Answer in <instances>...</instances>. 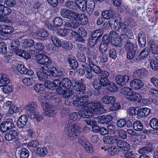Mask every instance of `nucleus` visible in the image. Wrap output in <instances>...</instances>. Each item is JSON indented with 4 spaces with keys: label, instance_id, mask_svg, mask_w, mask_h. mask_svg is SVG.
<instances>
[{
    "label": "nucleus",
    "instance_id": "obj_45",
    "mask_svg": "<svg viewBox=\"0 0 158 158\" xmlns=\"http://www.w3.org/2000/svg\"><path fill=\"white\" fill-rule=\"evenodd\" d=\"M3 86L2 90L3 93L7 94L12 92L13 90V88L11 86L6 84Z\"/></svg>",
    "mask_w": 158,
    "mask_h": 158
},
{
    "label": "nucleus",
    "instance_id": "obj_40",
    "mask_svg": "<svg viewBox=\"0 0 158 158\" xmlns=\"http://www.w3.org/2000/svg\"><path fill=\"white\" fill-rule=\"evenodd\" d=\"M124 48L127 52L135 51L136 47L131 42H127L125 45Z\"/></svg>",
    "mask_w": 158,
    "mask_h": 158
},
{
    "label": "nucleus",
    "instance_id": "obj_41",
    "mask_svg": "<svg viewBox=\"0 0 158 158\" xmlns=\"http://www.w3.org/2000/svg\"><path fill=\"white\" fill-rule=\"evenodd\" d=\"M16 53L19 56H22L25 59H28L31 58V56L24 51L17 50L16 51Z\"/></svg>",
    "mask_w": 158,
    "mask_h": 158
},
{
    "label": "nucleus",
    "instance_id": "obj_31",
    "mask_svg": "<svg viewBox=\"0 0 158 158\" xmlns=\"http://www.w3.org/2000/svg\"><path fill=\"white\" fill-rule=\"evenodd\" d=\"M61 85L63 88L68 89L71 85L70 80L68 78H65L63 79L61 81Z\"/></svg>",
    "mask_w": 158,
    "mask_h": 158
},
{
    "label": "nucleus",
    "instance_id": "obj_34",
    "mask_svg": "<svg viewBox=\"0 0 158 158\" xmlns=\"http://www.w3.org/2000/svg\"><path fill=\"white\" fill-rule=\"evenodd\" d=\"M1 78L0 80V86L7 84L10 82V80L7 76L5 74H1Z\"/></svg>",
    "mask_w": 158,
    "mask_h": 158
},
{
    "label": "nucleus",
    "instance_id": "obj_59",
    "mask_svg": "<svg viewBox=\"0 0 158 158\" xmlns=\"http://www.w3.org/2000/svg\"><path fill=\"white\" fill-rule=\"evenodd\" d=\"M83 14H79L76 12H73L71 20L77 21L79 22L81 18L82 17V15H83Z\"/></svg>",
    "mask_w": 158,
    "mask_h": 158
},
{
    "label": "nucleus",
    "instance_id": "obj_61",
    "mask_svg": "<svg viewBox=\"0 0 158 158\" xmlns=\"http://www.w3.org/2000/svg\"><path fill=\"white\" fill-rule=\"evenodd\" d=\"M150 50L148 48H145L143 50L139 55V57L142 59L146 57L149 54Z\"/></svg>",
    "mask_w": 158,
    "mask_h": 158
},
{
    "label": "nucleus",
    "instance_id": "obj_3",
    "mask_svg": "<svg viewBox=\"0 0 158 158\" xmlns=\"http://www.w3.org/2000/svg\"><path fill=\"white\" fill-rule=\"evenodd\" d=\"M120 93L126 96V98L132 101H135L139 98L140 95L137 92L133 93V90L130 88L124 87L120 90Z\"/></svg>",
    "mask_w": 158,
    "mask_h": 158
},
{
    "label": "nucleus",
    "instance_id": "obj_9",
    "mask_svg": "<svg viewBox=\"0 0 158 158\" xmlns=\"http://www.w3.org/2000/svg\"><path fill=\"white\" fill-rule=\"evenodd\" d=\"M37 62L42 65H47L51 63L50 58L47 56L39 54L37 60Z\"/></svg>",
    "mask_w": 158,
    "mask_h": 158
},
{
    "label": "nucleus",
    "instance_id": "obj_16",
    "mask_svg": "<svg viewBox=\"0 0 158 158\" xmlns=\"http://www.w3.org/2000/svg\"><path fill=\"white\" fill-rule=\"evenodd\" d=\"M115 12L112 10H105L101 14L102 16L105 19H112L114 17Z\"/></svg>",
    "mask_w": 158,
    "mask_h": 158
},
{
    "label": "nucleus",
    "instance_id": "obj_21",
    "mask_svg": "<svg viewBox=\"0 0 158 158\" xmlns=\"http://www.w3.org/2000/svg\"><path fill=\"white\" fill-rule=\"evenodd\" d=\"M114 23V29L115 30H119L121 27V23L120 21H119L118 23L116 20L112 19L110 20L109 22H106L104 23V25L106 24V25L109 26L110 24H112Z\"/></svg>",
    "mask_w": 158,
    "mask_h": 158
},
{
    "label": "nucleus",
    "instance_id": "obj_15",
    "mask_svg": "<svg viewBox=\"0 0 158 158\" xmlns=\"http://www.w3.org/2000/svg\"><path fill=\"white\" fill-rule=\"evenodd\" d=\"M118 138V136L116 135H107L103 137V140L106 143L112 144L116 142L117 143Z\"/></svg>",
    "mask_w": 158,
    "mask_h": 158
},
{
    "label": "nucleus",
    "instance_id": "obj_6",
    "mask_svg": "<svg viewBox=\"0 0 158 158\" xmlns=\"http://www.w3.org/2000/svg\"><path fill=\"white\" fill-rule=\"evenodd\" d=\"M37 108V105L34 102H29L25 107L26 113L31 118H34V114L36 112Z\"/></svg>",
    "mask_w": 158,
    "mask_h": 158
},
{
    "label": "nucleus",
    "instance_id": "obj_36",
    "mask_svg": "<svg viewBox=\"0 0 158 158\" xmlns=\"http://www.w3.org/2000/svg\"><path fill=\"white\" fill-rule=\"evenodd\" d=\"M1 28L3 30L6 36H8L9 34L12 33L14 31V29L11 26H1Z\"/></svg>",
    "mask_w": 158,
    "mask_h": 158
},
{
    "label": "nucleus",
    "instance_id": "obj_44",
    "mask_svg": "<svg viewBox=\"0 0 158 158\" xmlns=\"http://www.w3.org/2000/svg\"><path fill=\"white\" fill-rule=\"evenodd\" d=\"M92 58H93V60L95 59L94 56L92 57V56L90 55L89 58L90 59H89V64H85L84 65H82L83 68L84 70L85 71V72L91 70V66H92V65H91V63H92V62L90 61V60Z\"/></svg>",
    "mask_w": 158,
    "mask_h": 158
},
{
    "label": "nucleus",
    "instance_id": "obj_42",
    "mask_svg": "<svg viewBox=\"0 0 158 158\" xmlns=\"http://www.w3.org/2000/svg\"><path fill=\"white\" fill-rule=\"evenodd\" d=\"M48 151L44 147L40 148L38 147L36 149V153L40 156H44L47 154Z\"/></svg>",
    "mask_w": 158,
    "mask_h": 158
},
{
    "label": "nucleus",
    "instance_id": "obj_64",
    "mask_svg": "<svg viewBox=\"0 0 158 158\" xmlns=\"http://www.w3.org/2000/svg\"><path fill=\"white\" fill-rule=\"evenodd\" d=\"M91 63L92 65L91 68L94 72L96 74H100L101 70L100 68L97 65L94 64L93 63Z\"/></svg>",
    "mask_w": 158,
    "mask_h": 158
},
{
    "label": "nucleus",
    "instance_id": "obj_39",
    "mask_svg": "<svg viewBox=\"0 0 158 158\" xmlns=\"http://www.w3.org/2000/svg\"><path fill=\"white\" fill-rule=\"evenodd\" d=\"M133 127L134 129L136 131L142 130L143 129V126L142 123L138 120L135 121Z\"/></svg>",
    "mask_w": 158,
    "mask_h": 158
},
{
    "label": "nucleus",
    "instance_id": "obj_56",
    "mask_svg": "<svg viewBox=\"0 0 158 158\" xmlns=\"http://www.w3.org/2000/svg\"><path fill=\"white\" fill-rule=\"evenodd\" d=\"M36 34L39 36L43 37H46L48 35V33L44 29H41L38 31Z\"/></svg>",
    "mask_w": 158,
    "mask_h": 158
},
{
    "label": "nucleus",
    "instance_id": "obj_14",
    "mask_svg": "<svg viewBox=\"0 0 158 158\" xmlns=\"http://www.w3.org/2000/svg\"><path fill=\"white\" fill-rule=\"evenodd\" d=\"M19 135V131L12 130H10L8 133H7L5 135V138L7 140L9 141L17 138Z\"/></svg>",
    "mask_w": 158,
    "mask_h": 158
},
{
    "label": "nucleus",
    "instance_id": "obj_43",
    "mask_svg": "<svg viewBox=\"0 0 158 158\" xmlns=\"http://www.w3.org/2000/svg\"><path fill=\"white\" fill-rule=\"evenodd\" d=\"M151 48L153 54L158 53V42L157 41H153L151 43Z\"/></svg>",
    "mask_w": 158,
    "mask_h": 158
},
{
    "label": "nucleus",
    "instance_id": "obj_47",
    "mask_svg": "<svg viewBox=\"0 0 158 158\" xmlns=\"http://www.w3.org/2000/svg\"><path fill=\"white\" fill-rule=\"evenodd\" d=\"M103 33V31L102 29H100L96 30L93 33L92 37L93 38H95L96 37L99 38L101 37Z\"/></svg>",
    "mask_w": 158,
    "mask_h": 158
},
{
    "label": "nucleus",
    "instance_id": "obj_10",
    "mask_svg": "<svg viewBox=\"0 0 158 158\" xmlns=\"http://www.w3.org/2000/svg\"><path fill=\"white\" fill-rule=\"evenodd\" d=\"M63 23L62 19L60 17L55 18L53 22V24H49L48 26L49 28L52 30H56L57 28L60 26Z\"/></svg>",
    "mask_w": 158,
    "mask_h": 158
},
{
    "label": "nucleus",
    "instance_id": "obj_13",
    "mask_svg": "<svg viewBox=\"0 0 158 158\" xmlns=\"http://www.w3.org/2000/svg\"><path fill=\"white\" fill-rule=\"evenodd\" d=\"M11 12V10L4 6L0 5V21L3 19V16L9 14Z\"/></svg>",
    "mask_w": 158,
    "mask_h": 158
},
{
    "label": "nucleus",
    "instance_id": "obj_27",
    "mask_svg": "<svg viewBox=\"0 0 158 158\" xmlns=\"http://www.w3.org/2000/svg\"><path fill=\"white\" fill-rule=\"evenodd\" d=\"M86 11L91 13L93 11L95 5V2L94 0H87L86 1Z\"/></svg>",
    "mask_w": 158,
    "mask_h": 158
},
{
    "label": "nucleus",
    "instance_id": "obj_52",
    "mask_svg": "<svg viewBox=\"0 0 158 158\" xmlns=\"http://www.w3.org/2000/svg\"><path fill=\"white\" fill-rule=\"evenodd\" d=\"M57 69L55 68H51L48 69L47 70L48 75H51L54 77H56Z\"/></svg>",
    "mask_w": 158,
    "mask_h": 158
},
{
    "label": "nucleus",
    "instance_id": "obj_54",
    "mask_svg": "<svg viewBox=\"0 0 158 158\" xmlns=\"http://www.w3.org/2000/svg\"><path fill=\"white\" fill-rule=\"evenodd\" d=\"M19 45V42L17 39H15L13 40L11 43V47L13 49L19 50L18 48Z\"/></svg>",
    "mask_w": 158,
    "mask_h": 158
},
{
    "label": "nucleus",
    "instance_id": "obj_63",
    "mask_svg": "<svg viewBox=\"0 0 158 158\" xmlns=\"http://www.w3.org/2000/svg\"><path fill=\"white\" fill-rule=\"evenodd\" d=\"M118 34L115 31H112L109 33V37L111 39V42L116 38L118 39Z\"/></svg>",
    "mask_w": 158,
    "mask_h": 158
},
{
    "label": "nucleus",
    "instance_id": "obj_24",
    "mask_svg": "<svg viewBox=\"0 0 158 158\" xmlns=\"http://www.w3.org/2000/svg\"><path fill=\"white\" fill-rule=\"evenodd\" d=\"M73 12V11L65 9H63L61 11L60 14L62 17L71 20Z\"/></svg>",
    "mask_w": 158,
    "mask_h": 158
},
{
    "label": "nucleus",
    "instance_id": "obj_18",
    "mask_svg": "<svg viewBox=\"0 0 158 158\" xmlns=\"http://www.w3.org/2000/svg\"><path fill=\"white\" fill-rule=\"evenodd\" d=\"M116 100V98L114 96L105 95L102 98L101 100L105 104H111L115 102Z\"/></svg>",
    "mask_w": 158,
    "mask_h": 158
},
{
    "label": "nucleus",
    "instance_id": "obj_11",
    "mask_svg": "<svg viewBox=\"0 0 158 158\" xmlns=\"http://www.w3.org/2000/svg\"><path fill=\"white\" fill-rule=\"evenodd\" d=\"M130 85L132 88L135 89H138L144 85V83L140 80L135 79L131 82Z\"/></svg>",
    "mask_w": 158,
    "mask_h": 158
},
{
    "label": "nucleus",
    "instance_id": "obj_4",
    "mask_svg": "<svg viewBox=\"0 0 158 158\" xmlns=\"http://www.w3.org/2000/svg\"><path fill=\"white\" fill-rule=\"evenodd\" d=\"M42 108L44 115L48 117H53L56 114V112L53 106L47 102L43 103Z\"/></svg>",
    "mask_w": 158,
    "mask_h": 158
},
{
    "label": "nucleus",
    "instance_id": "obj_46",
    "mask_svg": "<svg viewBox=\"0 0 158 158\" xmlns=\"http://www.w3.org/2000/svg\"><path fill=\"white\" fill-rule=\"evenodd\" d=\"M109 86L107 87L108 90L112 92H115L118 90V88L116 84L110 82V84L108 85Z\"/></svg>",
    "mask_w": 158,
    "mask_h": 158
},
{
    "label": "nucleus",
    "instance_id": "obj_30",
    "mask_svg": "<svg viewBox=\"0 0 158 158\" xmlns=\"http://www.w3.org/2000/svg\"><path fill=\"white\" fill-rule=\"evenodd\" d=\"M151 112L150 109L147 108H143L139 109V116L140 117H143L149 115Z\"/></svg>",
    "mask_w": 158,
    "mask_h": 158
},
{
    "label": "nucleus",
    "instance_id": "obj_55",
    "mask_svg": "<svg viewBox=\"0 0 158 158\" xmlns=\"http://www.w3.org/2000/svg\"><path fill=\"white\" fill-rule=\"evenodd\" d=\"M17 71L22 74L26 73L27 68L23 64H19L17 66Z\"/></svg>",
    "mask_w": 158,
    "mask_h": 158
},
{
    "label": "nucleus",
    "instance_id": "obj_23",
    "mask_svg": "<svg viewBox=\"0 0 158 158\" xmlns=\"http://www.w3.org/2000/svg\"><path fill=\"white\" fill-rule=\"evenodd\" d=\"M34 90L38 94H43L46 93L45 87L43 85L38 83L34 85Z\"/></svg>",
    "mask_w": 158,
    "mask_h": 158
},
{
    "label": "nucleus",
    "instance_id": "obj_33",
    "mask_svg": "<svg viewBox=\"0 0 158 158\" xmlns=\"http://www.w3.org/2000/svg\"><path fill=\"white\" fill-rule=\"evenodd\" d=\"M78 25V23H76L75 25H74L72 23H67L64 25V28L65 31H67L68 33V31L72 30L73 29L77 28Z\"/></svg>",
    "mask_w": 158,
    "mask_h": 158
},
{
    "label": "nucleus",
    "instance_id": "obj_2",
    "mask_svg": "<svg viewBox=\"0 0 158 158\" xmlns=\"http://www.w3.org/2000/svg\"><path fill=\"white\" fill-rule=\"evenodd\" d=\"M81 128L79 125L69 123L65 127L64 130L69 139L74 140L80 134Z\"/></svg>",
    "mask_w": 158,
    "mask_h": 158
},
{
    "label": "nucleus",
    "instance_id": "obj_35",
    "mask_svg": "<svg viewBox=\"0 0 158 158\" xmlns=\"http://www.w3.org/2000/svg\"><path fill=\"white\" fill-rule=\"evenodd\" d=\"M23 83L26 86H30L35 83V81L32 78H25L22 80Z\"/></svg>",
    "mask_w": 158,
    "mask_h": 158
},
{
    "label": "nucleus",
    "instance_id": "obj_60",
    "mask_svg": "<svg viewBox=\"0 0 158 158\" xmlns=\"http://www.w3.org/2000/svg\"><path fill=\"white\" fill-rule=\"evenodd\" d=\"M150 64L152 69L155 71L158 70V60H152Z\"/></svg>",
    "mask_w": 158,
    "mask_h": 158
},
{
    "label": "nucleus",
    "instance_id": "obj_20",
    "mask_svg": "<svg viewBox=\"0 0 158 158\" xmlns=\"http://www.w3.org/2000/svg\"><path fill=\"white\" fill-rule=\"evenodd\" d=\"M75 3L81 10L83 11H86V1L85 0H75Z\"/></svg>",
    "mask_w": 158,
    "mask_h": 158
},
{
    "label": "nucleus",
    "instance_id": "obj_32",
    "mask_svg": "<svg viewBox=\"0 0 158 158\" xmlns=\"http://www.w3.org/2000/svg\"><path fill=\"white\" fill-rule=\"evenodd\" d=\"M139 109L136 107L130 108L127 110L128 114L131 116H135L137 115L139 116Z\"/></svg>",
    "mask_w": 158,
    "mask_h": 158
},
{
    "label": "nucleus",
    "instance_id": "obj_51",
    "mask_svg": "<svg viewBox=\"0 0 158 158\" xmlns=\"http://www.w3.org/2000/svg\"><path fill=\"white\" fill-rule=\"evenodd\" d=\"M136 100L139 101V102L140 103V104L142 106L146 105L151 103L152 101V99L150 100L145 99H142L141 96L139 98L137 99Z\"/></svg>",
    "mask_w": 158,
    "mask_h": 158
},
{
    "label": "nucleus",
    "instance_id": "obj_28",
    "mask_svg": "<svg viewBox=\"0 0 158 158\" xmlns=\"http://www.w3.org/2000/svg\"><path fill=\"white\" fill-rule=\"evenodd\" d=\"M109 43V41L108 39L102 40L99 48V50L101 53H105L108 48Z\"/></svg>",
    "mask_w": 158,
    "mask_h": 158
},
{
    "label": "nucleus",
    "instance_id": "obj_57",
    "mask_svg": "<svg viewBox=\"0 0 158 158\" xmlns=\"http://www.w3.org/2000/svg\"><path fill=\"white\" fill-rule=\"evenodd\" d=\"M6 46L5 43L0 42V52L3 54H5L7 53Z\"/></svg>",
    "mask_w": 158,
    "mask_h": 158
},
{
    "label": "nucleus",
    "instance_id": "obj_62",
    "mask_svg": "<svg viewBox=\"0 0 158 158\" xmlns=\"http://www.w3.org/2000/svg\"><path fill=\"white\" fill-rule=\"evenodd\" d=\"M116 38L111 42L112 44L115 47H120L122 45L121 40L119 39V36L118 39Z\"/></svg>",
    "mask_w": 158,
    "mask_h": 158
},
{
    "label": "nucleus",
    "instance_id": "obj_48",
    "mask_svg": "<svg viewBox=\"0 0 158 158\" xmlns=\"http://www.w3.org/2000/svg\"><path fill=\"white\" fill-rule=\"evenodd\" d=\"M150 124L151 127L156 129L158 127V120L156 118H152L150 121Z\"/></svg>",
    "mask_w": 158,
    "mask_h": 158
},
{
    "label": "nucleus",
    "instance_id": "obj_26",
    "mask_svg": "<svg viewBox=\"0 0 158 158\" xmlns=\"http://www.w3.org/2000/svg\"><path fill=\"white\" fill-rule=\"evenodd\" d=\"M51 40L55 45L57 47H61L63 40L59 39L57 36L53 35L50 37Z\"/></svg>",
    "mask_w": 158,
    "mask_h": 158
},
{
    "label": "nucleus",
    "instance_id": "obj_38",
    "mask_svg": "<svg viewBox=\"0 0 158 158\" xmlns=\"http://www.w3.org/2000/svg\"><path fill=\"white\" fill-rule=\"evenodd\" d=\"M138 42L141 47L144 46L146 44V37L141 33L139 34Z\"/></svg>",
    "mask_w": 158,
    "mask_h": 158
},
{
    "label": "nucleus",
    "instance_id": "obj_58",
    "mask_svg": "<svg viewBox=\"0 0 158 158\" xmlns=\"http://www.w3.org/2000/svg\"><path fill=\"white\" fill-rule=\"evenodd\" d=\"M62 46L61 47L65 49H70L73 47L72 45L70 42L66 41L63 40Z\"/></svg>",
    "mask_w": 158,
    "mask_h": 158
},
{
    "label": "nucleus",
    "instance_id": "obj_53",
    "mask_svg": "<svg viewBox=\"0 0 158 158\" xmlns=\"http://www.w3.org/2000/svg\"><path fill=\"white\" fill-rule=\"evenodd\" d=\"M69 64L70 67L73 69H75L78 66V63L73 58H70L68 60Z\"/></svg>",
    "mask_w": 158,
    "mask_h": 158
},
{
    "label": "nucleus",
    "instance_id": "obj_37",
    "mask_svg": "<svg viewBox=\"0 0 158 158\" xmlns=\"http://www.w3.org/2000/svg\"><path fill=\"white\" fill-rule=\"evenodd\" d=\"M81 117L82 116L80 114L79 111L78 113L76 112L72 113L69 115L70 120L73 121H77L80 119Z\"/></svg>",
    "mask_w": 158,
    "mask_h": 158
},
{
    "label": "nucleus",
    "instance_id": "obj_22",
    "mask_svg": "<svg viewBox=\"0 0 158 158\" xmlns=\"http://www.w3.org/2000/svg\"><path fill=\"white\" fill-rule=\"evenodd\" d=\"M44 68L42 67L37 73V76L40 81H43L48 78L47 72H45Z\"/></svg>",
    "mask_w": 158,
    "mask_h": 158
},
{
    "label": "nucleus",
    "instance_id": "obj_19",
    "mask_svg": "<svg viewBox=\"0 0 158 158\" xmlns=\"http://www.w3.org/2000/svg\"><path fill=\"white\" fill-rule=\"evenodd\" d=\"M116 144L118 147L121 148L123 150H128L130 148V144L127 142L123 140H117Z\"/></svg>",
    "mask_w": 158,
    "mask_h": 158
},
{
    "label": "nucleus",
    "instance_id": "obj_25",
    "mask_svg": "<svg viewBox=\"0 0 158 158\" xmlns=\"http://www.w3.org/2000/svg\"><path fill=\"white\" fill-rule=\"evenodd\" d=\"M27 121V118L26 115H22L19 117L17 122V126L20 128H23Z\"/></svg>",
    "mask_w": 158,
    "mask_h": 158
},
{
    "label": "nucleus",
    "instance_id": "obj_5",
    "mask_svg": "<svg viewBox=\"0 0 158 158\" xmlns=\"http://www.w3.org/2000/svg\"><path fill=\"white\" fill-rule=\"evenodd\" d=\"M110 81L107 78L98 77L95 79L93 84L94 87L96 89H101L102 86H106L110 84Z\"/></svg>",
    "mask_w": 158,
    "mask_h": 158
},
{
    "label": "nucleus",
    "instance_id": "obj_1",
    "mask_svg": "<svg viewBox=\"0 0 158 158\" xmlns=\"http://www.w3.org/2000/svg\"><path fill=\"white\" fill-rule=\"evenodd\" d=\"M88 98L87 96H83L79 98L80 106H82L84 109L79 111L80 114L82 117L88 118L92 117L94 112L97 114H102L104 112L105 110L102 104L97 101L91 103L89 102H87Z\"/></svg>",
    "mask_w": 158,
    "mask_h": 158
},
{
    "label": "nucleus",
    "instance_id": "obj_12",
    "mask_svg": "<svg viewBox=\"0 0 158 158\" xmlns=\"http://www.w3.org/2000/svg\"><path fill=\"white\" fill-rule=\"evenodd\" d=\"M129 79V76L127 75L124 76L117 75L115 78L116 83L119 85H124L127 82Z\"/></svg>",
    "mask_w": 158,
    "mask_h": 158
},
{
    "label": "nucleus",
    "instance_id": "obj_8",
    "mask_svg": "<svg viewBox=\"0 0 158 158\" xmlns=\"http://www.w3.org/2000/svg\"><path fill=\"white\" fill-rule=\"evenodd\" d=\"M148 71L144 68L138 69L134 71L133 76L134 78L142 79L148 74Z\"/></svg>",
    "mask_w": 158,
    "mask_h": 158
},
{
    "label": "nucleus",
    "instance_id": "obj_49",
    "mask_svg": "<svg viewBox=\"0 0 158 158\" xmlns=\"http://www.w3.org/2000/svg\"><path fill=\"white\" fill-rule=\"evenodd\" d=\"M78 141L84 147H85L90 143L87 139L84 136H80L79 139Z\"/></svg>",
    "mask_w": 158,
    "mask_h": 158
},
{
    "label": "nucleus",
    "instance_id": "obj_7",
    "mask_svg": "<svg viewBox=\"0 0 158 158\" xmlns=\"http://www.w3.org/2000/svg\"><path fill=\"white\" fill-rule=\"evenodd\" d=\"M14 124L12 120L8 119L2 122L0 125V130L2 132H5L7 130L14 127Z\"/></svg>",
    "mask_w": 158,
    "mask_h": 158
},
{
    "label": "nucleus",
    "instance_id": "obj_50",
    "mask_svg": "<svg viewBox=\"0 0 158 158\" xmlns=\"http://www.w3.org/2000/svg\"><path fill=\"white\" fill-rule=\"evenodd\" d=\"M29 156V151L26 148H23L21 149L20 154L21 158H28Z\"/></svg>",
    "mask_w": 158,
    "mask_h": 158
},
{
    "label": "nucleus",
    "instance_id": "obj_29",
    "mask_svg": "<svg viewBox=\"0 0 158 158\" xmlns=\"http://www.w3.org/2000/svg\"><path fill=\"white\" fill-rule=\"evenodd\" d=\"M34 44V41L31 39H25L22 40V44L24 48L31 47Z\"/></svg>",
    "mask_w": 158,
    "mask_h": 158
},
{
    "label": "nucleus",
    "instance_id": "obj_17",
    "mask_svg": "<svg viewBox=\"0 0 158 158\" xmlns=\"http://www.w3.org/2000/svg\"><path fill=\"white\" fill-rule=\"evenodd\" d=\"M73 87L76 91L79 92H83L85 90V85L79 82L75 81L73 85Z\"/></svg>",
    "mask_w": 158,
    "mask_h": 158
}]
</instances>
